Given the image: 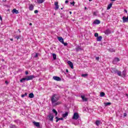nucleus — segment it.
<instances>
[{
	"instance_id": "obj_16",
	"label": "nucleus",
	"mask_w": 128,
	"mask_h": 128,
	"mask_svg": "<svg viewBox=\"0 0 128 128\" xmlns=\"http://www.w3.org/2000/svg\"><path fill=\"white\" fill-rule=\"evenodd\" d=\"M58 40L60 42H62V44L64 43V38H62V37H58Z\"/></svg>"
},
{
	"instance_id": "obj_1",
	"label": "nucleus",
	"mask_w": 128,
	"mask_h": 128,
	"mask_svg": "<svg viewBox=\"0 0 128 128\" xmlns=\"http://www.w3.org/2000/svg\"><path fill=\"white\" fill-rule=\"evenodd\" d=\"M60 95L58 94H53L51 97V102L53 106H56L59 104H61V102H58L60 100Z\"/></svg>"
},
{
	"instance_id": "obj_40",
	"label": "nucleus",
	"mask_w": 128,
	"mask_h": 128,
	"mask_svg": "<svg viewBox=\"0 0 128 128\" xmlns=\"http://www.w3.org/2000/svg\"><path fill=\"white\" fill-rule=\"evenodd\" d=\"M96 60H100V57L98 56L96 58Z\"/></svg>"
},
{
	"instance_id": "obj_56",
	"label": "nucleus",
	"mask_w": 128,
	"mask_h": 128,
	"mask_svg": "<svg viewBox=\"0 0 128 128\" xmlns=\"http://www.w3.org/2000/svg\"><path fill=\"white\" fill-rule=\"evenodd\" d=\"M70 12V14H72V12Z\"/></svg>"
},
{
	"instance_id": "obj_37",
	"label": "nucleus",
	"mask_w": 128,
	"mask_h": 128,
	"mask_svg": "<svg viewBox=\"0 0 128 128\" xmlns=\"http://www.w3.org/2000/svg\"><path fill=\"white\" fill-rule=\"evenodd\" d=\"M15 38H16V40H18L19 38H20V36H16Z\"/></svg>"
},
{
	"instance_id": "obj_18",
	"label": "nucleus",
	"mask_w": 128,
	"mask_h": 128,
	"mask_svg": "<svg viewBox=\"0 0 128 128\" xmlns=\"http://www.w3.org/2000/svg\"><path fill=\"white\" fill-rule=\"evenodd\" d=\"M56 122H58V120H64V118H58V116L56 117Z\"/></svg>"
},
{
	"instance_id": "obj_24",
	"label": "nucleus",
	"mask_w": 128,
	"mask_h": 128,
	"mask_svg": "<svg viewBox=\"0 0 128 128\" xmlns=\"http://www.w3.org/2000/svg\"><path fill=\"white\" fill-rule=\"evenodd\" d=\"M112 3H110V4H109L108 6L107 10H110V8H112Z\"/></svg>"
},
{
	"instance_id": "obj_59",
	"label": "nucleus",
	"mask_w": 128,
	"mask_h": 128,
	"mask_svg": "<svg viewBox=\"0 0 128 128\" xmlns=\"http://www.w3.org/2000/svg\"><path fill=\"white\" fill-rule=\"evenodd\" d=\"M19 32H20V31H19Z\"/></svg>"
},
{
	"instance_id": "obj_12",
	"label": "nucleus",
	"mask_w": 128,
	"mask_h": 128,
	"mask_svg": "<svg viewBox=\"0 0 128 128\" xmlns=\"http://www.w3.org/2000/svg\"><path fill=\"white\" fill-rule=\"evenodd\" d=\"M50 118V120L51 122H52L54 120V115L52 114H50L49 116H48Z\"/></svg>"
},
{
	"instance_id": "obj_38",
	"label": "nucleus",
	"mask_w": 128,
	"mask_h": 128,
	"mask_svg": "<svg viewBox=\"0 0 128 128\" xmlns=\"http://www.w3.org/2000/svg\"><path fill=\"white\" fill-rule=\"evenodd\" d=\"M38 54L36 53V55L34 56V58H38Z\"/></svg>"
},
{
	"instance_id": "obj_46",
	"label": "nucleus",
	"mask_w": 128,
	"mask_h": 128,
	"mask_svg": "<svg viewBox=\"0 0 128 128\" xmlns=\"http://www.w3.org/2000/svg\"><path fill=\"white\" fill-rule=\"evenodd\" d=\"M124 12H126V14H127L128 13V10H124Z\"/></svg>"
},
{
	"instance_id": "obj_31",
	"label": "nucleus",
	"mask_w": 128,
	"mask_h": 128,
	"mask_svg": "<svg viewBox=\"0 0 128 128\" xmlns=\"http://www.w3.org/2000/svg\"><path fill=\"white\" fill-rule=\"evenodd\" d=\"M111 104H112V103L109 102L104 103V105L106 106H110Z\"/></svg>"
},
{
	"instance_id": "obj_35",
	"label": "nucleus",
	"mask_w": 128,
	"mask_h": 128,
	"mask_svg": "<svg viewBox=\"0 0 128 128\" xmlns=\"http://www.w3.org/2000/svg\"><path fill=\"white\" fill-rule=\"evenodd\" d=\"M62 44H64V46H68V43L66 42H63V43H62Z\"/></svg>"
},
{
	"instance_id": "obj_5",
	"label": "nucleus",
	"mask_w": 128,
	"mask_h": 128,
	"mask_svg": "<svg viewBox=\"0 0 128 128\" xmlns=\"http://www.w3.org/2000/svg\"><path fill=\"white\" fill-rule=\"evenodd\" d=\"M53 80H56L57 82H60L62 80V78H60L56 76H54Z\"/></svg>"
},
{
	"instance_id": "obj_28",
	"label": "nucleus",
	"mask_w": 128,
	"mask_h": 128,
	"mask_svg": "<svg viewBox=\"0 0 128 128\" xmlns=\"http://www.w3.org/2000/svg\"><path fill=\"white\" fill-rule=\"evenodd\" d=\"M104 96H106V94H104V92H101L100 93V96H101V98H102V97Z\"/></svg>"
},
{
	"instance_id": "obj_47",
	"label": "nucleus",
	"mask_w": 128,
	"mask_h": 128,
	"mask_svg": "<svg viewBox=\"0 0 128 128\" xmlns=\"http://www.w3.org/2000/svg\"><path fill=\"white\" fill-rule=\"evenodd\" d=\"M5 82H6V84H8V81H6Z\"/></svg>"
},
{
	"instance_id": "obj_57",
	"label": "nucleus",
	"mask_w": 128,
	"mask_h": 128,
	"mask_svg": "<svg viewBox=\"0 0 128 128\" xmlns=\"http://www.w3.org/2000/svg\"><path fill=\"white\" fill-rule=\"evenodd\" d=\"M92 0H89V2H92Z\"/></svg>"
},
{
	"instance_id": "obj_42",
	"label": "nucleus",
	"mask_w": 128,
	"mask_h": 128,
	"mask_svg": "<svg viewBox=\"0 0 128 128\" xmlns=\"http://www.w3.org/2000/svg\"><path fill=\"white\" fill-rule=\"evenodd\" d=\"M38 10H34V14H38Z\"/></svg>"
},
{
	"instance_id": "obj_50",
	"label": "nucleus",
	"mask_w": 128,
	"mask_h": 128,
	"mask_svg": "<svg viewBox=\"0 0 128 128\" xmlns=\"http://www.w3.org/2000/svg\"><path fill=\"white\" fill-rule=\"evenodd\" d=\"M116 0H110L111 2H116Z\"/></svg>"
},
{
	"instance_id": "obj_15",
	"label": "nucleus",
	"mask_w": 128,
	"mask_h": 128,
	"mask_svg": "<svg viewBox=\"0 0 128 128\" xmlns=\"http://www.w3.org/2000/svg\"><path fill=\"white\" fill-rule=\"evenodd\" d=\"M104 33L105 34H110V29H107L104 32Z\"/></svg>"
},
{
	"instance_id": "obj_41",
	"label": "nucleus",
	"mask_w": 128,
	"mask_h": 128,
	"mask_svg": "<svg viewBox=\"0 0 128 128\" xmlns=\"http://www.w3.org/2000/svg\"><path fill=\"white\" fill-rule=\"evenodd\" d=\"M25 74H26V76H28V72L26 71Z\"/></svg>"
},
{
	"instance_id": "obj_52",
	"label": "nucleus",
	"mask_w": 128,
	"mask_h": 128,
	"mask_svg": "<svg viewBox=\"0 0 128 128\" xmlns=\"http://www.w3.org/2000/svg\"><path fill=\"white\" fill-rule=\"evenodd\" d=\"M124 116H126V114L124 113Z\"/></svg>"
},
{
	"instance_id": "obj_43",
	"label": "nucleus",
	"mask_w": 128,
	"mask_h": 128,
	"mask_svg": "<svg viewBox=\"0 0 128 128\" xmlns=\"http://www.w3.org/2000/svg\"><path fill=\"white\" fill-rule=\"evenodd\" d=\"M0 20H1V22H2V16H0Z\"/></svg>"
},
{
	"instance_id": "obj_34",
	"label": "nucleus",
	"mask_w": 128,
	"mask_h": 128,
	"mask_svg": "<svg viewBox=\"0 0 128 128\" xmlns=\"http://www.w3.org/2000/svg\"><path fill=\"white\" fill-rule=\"evenodd\" d=\"M28 96V93L26 92L24 94H23L21 96L22 98H24V96Z\"/></svg>"
},
{
	"instance_id": "obj_3",
	"label": "nucleus",
	"mask_w": 128,
	"mask_h": 128,
	"mask_svg": "<svg viewBox=\"0 0 128 128\" xmlns=\"http://www.w3.org/2000/svg\"><path fill=\"white\" fill-rule=\"evenodd\" d=\"M80 118V115L78 114V112H75L74 114L72 119L73 120H78Z\"/></svg>"
},
{
	"instance_id": "obj_55",
	"label": "nucleus",
	"mask_w": 128,
	"mask_h": 128,
	"mask_svg": "<svg viewBox=\"0 0 128 128\" xmlns=\"http://www.w3.org/2000/svg\"><path fill=\"white\" fill-rule=\"evenodd\" d=\"M87 8L86 7H84V10H87Z\"/></svg>"
},
{
	"instance_id": "obj_30",
	"label": "nucleus",
	"mask_w": 128,
	"mask_h": 128,
	"mask_svg": "<svg viewBox=\"0 0 128 128\" xmlns=\"http://www.w3.org/2000/svg\"><path fill=\"white\" fill-rule=\"evenodd\" d=\"M126 70L122 71V74L123 76H126Z\"/></svg>"
},
{
	"instance_id": "obj_2",
	"label": "nucleus",
	"mask_w": 128,
	"mask_h": 128,
	"mask_svg": "<svg viewBox=\"0 0 128 128\" xmlns=\"http://www.w3.org/2000/svg\"><path fill=\"white\" fill-rule=\"evenodd\" d=\"M33 78H36V76L34 75L26 76V77L20 79V82H24L26 80H32Z\"/></svg>"
},
{
	"instance_id": "obj_33",
	"label": "nucleus",
	"mask_w": 128,
	"mask_h": 128,
	"mask_svg": "<svg viewBox=\"0 0 128 128\" xmlns=\"http://www.w3.org/2000/svg\"><path fill=\"white\" fill-rule=\"evenodd\" d=\"M10 128H16V125H14V124H10Z\"/></svg>"
},
{
	"instance_id": "obj_9",
	"label": "nucleus",
	"mask_w": 128,
	"mask_h": 128,
	"mask_svg": "<svg viewBox=\"0 0 128 128\" xmlns=\"http://www.w3.org/2000/svg\"><path fill=\"white\" fill-rule=\"evenodd\" d=\"M120 62V58H116L113 60V64H116V62Z\"/></svg>"
},
{
	"instance_id": "obj_49",
	"label": "nucleus",
	"mask_w": 128,
	"mask_h": 128,
	"mask_svg": "<svg viewBox=\"0 0 128 128\" xmlns=\"http://www.w3.org/2000/svg\"><path fill=\"white\" fill-rule=\"evenodd\" d=\"M66 72H68V69L66 70Z\"/></svg>"
},
{
	"instance_id": "obj_23",
	"label": "nucleus",
	"mask_w": 128,
	"mask_h": 128,
	"mask_svg": "<svg viewBox=\"0 0 128 128\" xmlns=\"http://www.w3.org/2000/svg\"><path fill=\"white\" fill-rule=\"evenodd\" d=\"M68 116V112H66L64 114H62V118H66Z\"/></svg>"
},
{
	"instance_id": "obj_20",
	"label": "nucleus",
	"mask_w": 128,
	"mask_h": 128,
	"mask_svg": "<svg viewBox=\"0 0 128 128\" xmlns=\"http://www.w3.org/2000/svg\"><path fill=\"white\" fill-rule=\"evenodd\" d=\"M29 10H34V5L32 4H30L29 6Z\"/></svg>"
},
{
	"instance_id": "obj_53",
	"label": "nucleus",
	"mask_w": 128,
	"mask_h": 128,
	"mask_svg": "<svg viewBox=\"0 0 128 128\" xmlns=\"http://www.w3.org/2000/svg\"><path fill=\"white\" fill-rule=\"evenodd\" d=\"M10 40H12H12H14V39L13 38H10Z\"/></svg>"
},
{
	"instance_id": "obj_36",
	"label": "nucleus",
	"mask_w": 128,
	"mask_h": 128,
	"mask_svg": "<svg viewBox=\"0 0 128 128\" xmlns=\"http://www.w3.org/2000/svg\"><path fill=\"white\" fill-rule=\"evenodd\" d=\"M94 36H96V38H98V33H95L94 34Z\"/></svg>"
},
{
	"instance_id": "obj_19",
	"label": "nucleus",
	"mask_w": 128,
	"mask_h": 128,
	"mask_svg": "<svg viewBox=\"0 0 128 128\" xmlns=\"http://www.w3.org/2000/svg\"><path fill=\"white\" fill-rule=\"evenodd\" d=\"M102 40V36H99L96 38L97 42H100Z\"/></svg>"
},
{
	"instance_id": "obj_44",
	"label": "nucleus",
	"mask_w": 128,
	"mask_h": 128,
	"mask_svg": "<svg viewBox=\"0 0 128 128\" xmlns=\"http://www.w3.org/2000/svg\"><path fill=\"white\" fill-rule=\"evenodd\" d=\"M68 0H66L65 1V4H68Z\"/></svg>"
},
{
	"instance_id": "obj_7",
	"label": "nucleus",
	"mask_w": 128,
	"mask_h": 128,
	"mask_svg": "<svg viewBox=\"0 0 128 128\" xmlns=\"http://www.w3.org/2000/svg\"><path fill=\"white\" fill-rule=\"evenodd\" d=\"M33 124L35 126H36V128H40V122H33Z\"/></svg>"
},
{
	"instance_id": "obj_27",
	"label": "nucleus",
	"mask_w": 128,
	"mask_h": 128,
	"mask_svg": "<svg viewBox=\"0 0 128 128\" xmlns=\"http://www.w3.org/2000/svg\"><path fill=\"white\" fill-rule=\"evenodd\" d=\"M52 56L54 60H56V54H52Z\"/></svg>"
},
{
	"instance_id": "obj_8",
	"label": "nucleus",
	"mask_w": 128,
	"mask_h": 128,
	"mask_svg": "<svg viewBox=\"0 0 128 128\" xmlns=\"http://www.w3.org/2000/svg\"><path fill=\"white\" fill-rule=\"evenodd\" d=\"M122 22L124 23L128 22V16H127V18H126V16H124L122 17Z\"/></svg>"
},
{
	"instance_id": "obj_25",
	"label": "nucleus",
	"mask_w": 128,
	"mask_h": 128,
	"mask_svg": "<svg viewBox=\"0 0 128 128\" xmlns=\"http://www.w3.org/2000/svg\"><path fill=\"white\" fill-rule=\"evenodd\" d=\"M52 112L55 114V116H58V112L55 109H52Z\"/></svg>"
},
{
	"instance_id": "obj_51",
	"label": "nucleus",
	"mask_w": 128,
	"mask_h": 128,
	"mask_svg": "<svg viewBox=\"0 0 128 128\" xmlns=\"http://www.w3.org/2000/svg\"><path fill=\"white\" fill-rule=\"evenodd\" d=\"M29 26H32V24L30 23Z\"/></svg>"
},
{
	"instance_id": "obj_39",
	"label": "nucleus",
	"mask_w": 128,
	"mask_h": 128,
	"mask_svg": "<svg viewBox=\"0 0 128 128\" xmlns=\"http://www.w3.org/2000/svg\"><path fill=\"white\" fill-rule=\"evenodd\" d=\"M93 16H98V14H96V12H94Z\"/></svg>"
},
{
	"instance_id": "obj_26",
	"label": "nucleus",
	"mask_w": 128,
	"mask_h": 128,
	"mask_svg": "<svg viewBox=\"0 0 128 128\" xmlns=\"http://www.w3.org/2000/svg\"><path fill=\"white\" fill-rule=\"evenodd\" d=\"M38 4H42L44 2V0H36Z\"/></svg>"
},
{
	"instance_id": "obj_6",
	"label": "nucleus",
	"mask_w": 128,
	"mask_h": 128,
	"mask_svg": "<svg viewBox=\"0 0 128 128\" xmlns=\"http://www.w3.org/2000/svg\"><path fill=\"white\" fill-rule=\"evenodd\" d=\"M110 70L112 74H116L118 72V70L116 68H111Z\"/></svg>"
},
{
	"instance_id": "obj_4",
	"label": "nucleus",
	"mask_w": 128,
	"mask_h": 128,
	"mask_svg": "<svg viewBox=\"0 0 128 128\" xmlns=\"http://www.w3.org/2000/svg\"><path fill=\"white\" fill-rule=\"evenodd\" d=\"M76 52H80V50H83L84 48L82 46H77L75 48Z\"/></svg>"
},
{
	"instance_id": "obj_60",
	"label": "nucleus",
	"mask_w": 128,
	"mask_h": 128,
	"mask_svg": "<svg viewBox=\"0 0 128 128\" xmlns=\"http://www.w3.org/2000/svg\"><path fill=\"white\" fill-rule=\"evenodd\" d=\"M61 10H62V8H61Z\"/></svg>"
},
{
	"instance_id": "obj_17",
	"label": "nucleus",
	"mask_w": 128,
	"mask_h": 128,
	"mask_svg": "<svg viewBox=\"0 0 128 128\" xmlns=\"http://www.w3.org/2000/svg\"><path fill=\"white\" fill-rule=\"evenodd\" d=\"M81 98H82L83 102H88V98H86L84 96H81Z\"/></svg>"
},
{
	"instance_id": "obj_11",
	"label": "nucleus",
	"mask_w": 128,
	"mask_h": 128,
	"mask_svg": "<svg viewBox=\"0 0 128 128\" xmlns=\"http://www.w3.org/2000/svg\"><path fill=\"white\" fill-rule=\"evenodd\" d=\"M54 6H56L54 8L55 10H58V2H54Z\"/></svg>"
},
{
	"instance_id": "obj_54",
	"label": "nucleus",
	"mask_w": 128,
	"mask_h": 128,
	"mask_svg": "<svg viewBox=\"0 0 128 128\" xmlns=\"http://www.w3.org/2000/svg\"><path fill=\"white\" fill-rule=\"evenodd\" d=\"M126 96H127V98H128V94H126Z\"/></svg>"
},
{
	"instance_id": "obj_29",
	"label": "nucleus",
	"mask_w": 128,
	"mask_h": 128,
	"mask_svg": "<svg viewBox=\"0 0 128 128\" xmlns=\"http://www.w3.org/2000/svg\"><path fill=\"white\" fill-rule=\"evenodd\" d=\"M116 74H118V76H122V72L117 70Z\"/></svg>"
},
{
	"instance_id": "obj_13",
	"label": "nucleus",
	"mask_w": 128,
	"mask_h": 128,
	"mask_svg": "<svg viewBox=\"0 0 128 128\" xmlns=\"http://www.w3.org/2000/svg\"><path fill=\"white\" fill-rule=\"evenodd\" d=\"M12 14H18V10H16V9L14 8L12 10Z\"/></svg>"
},
{
	"instance_id": "obj_22",
	"label": "nucleus",
	"mask_w": 128,
	"mask_h": 128,
	"mask_svg": "<svg viewBox=\"0 0 128 128\" xmlns=\"http://www.w3.org/2000/svg\"><path fill=\"white\" fill-rule=\"evenodd\" d=\"M95 124L96 126H98L100 124V120H96Z\"/></svg>"
},
{
	"instance_id": "obj_58",
	"label": "nucleus",
	"mask_w": 128,
	"mask_h": 128,
	"mask_svg": "<svg viewBox=\"0 0 128 128\" xmlns=\"http://www.w3.org/2000/svg\"><path fill=\"white\" fill-rule=\"evenodd\" d=\"M18 30V32H20V30Z\"/></svg>"
},
{
	"instance_id": "obj_61",
	"label": "nucleus",
	"mask_w": 128,
	"mask_h": 128,
	"mask_svg": "<svg viewBox=\"0 0 128 128\" xmlns=\"http://www.w3.org/2000/svg\"><path fill=\"white\" fill-rule=\"evenodd\" d=\"M102 14H104V13H102Z\"/></svg>"
},
{
	"instance_id": "obj_14",
	"label": "nucleus",
	"mask_w": 128,
	"mask_h": 128,
	"mask_svg": "<svg viewBox=\"0 0 128 128\" xmlns=\"http://www.w3.org/2000/svg\"><path fill=\"white\" fill-rule=\"evenodd\" d=\"M94 24H100V20H96L94 22Z\"/></svg>"
},
{
	"instance_id": "obj_21",
	"label": "nucleus",
	"mask_w": 128,
	"mask_h": 128,
	"mask_svg": "<svg viewBox=\"0 0 128 128\" xmlns=\"http://www.w3.org/2000/svg\"><path fill=\"white\" fill-rule=\"evenodd\" d=\"M28 96L30 98H34V93H30Z\"/></svg>"
},
{
	"instance_id": "obj_48",
	"label": "nucleus",
	"mask_w": 128,
	"mask_h": 128,
	"mask_svg": "<svg viewBox=\"0 0 128 128\" xmlns=\"http://www.w3.org/2000/svg\"><path fill=\"white\" fill-rule=\"evenodd\" d=\"M112 52H116V50L114 49H112Z\"/></svg>"
},
{
	"instance_id": "obj_10",
	"label": "nucleus",
	"mask_w": 128,
	"mask_h": 128,
	"mask_svg": "<svg viewBox=\"0 0 128 128\" xmlns=\"http://www.w3.org/2000/svg\"><path fill=\"white\" fill-rule=\"evenodd\" d=\"M68 64L69 66H70V68H71L74 69V64L72 62L68 61Z\"/></svg>"
},
{
	"instance_id": "obj_45",
	"label": "nucleus",
	"mask_w": 128,
	"mask_h": 128,
	"mask_svg": "<svg viewBox=\"0 0 128 128\" xmlns=\"http://www.w3.org/2000/svg\"><path fill=\"white\" fill-rule=\"evenodd\" d=\"M70 4L74 6V2H70Z\"/></svg>"
},
{
	"instance_id": "obj_32",
	"label": "nucleus",
	"mask_w": 128,
	"mask_h": 128,
	"mask_svg": "<svg viewBox=\"0 0 128 128\" xmlns=\"http://www.w3.org/2000/svg\"><path fill=\"white\" fill-rule=\"evenodd\" d=\"M82 78H86V76H88V74H82Z\"/></svg>"
}]
</instances>
